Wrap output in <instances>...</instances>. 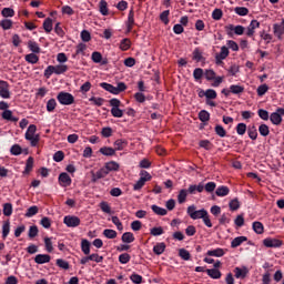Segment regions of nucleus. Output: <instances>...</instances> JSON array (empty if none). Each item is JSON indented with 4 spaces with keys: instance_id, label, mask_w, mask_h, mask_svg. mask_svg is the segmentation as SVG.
I'll list each match as a JSON object with an SVG mask.
<instances>
[{
    "instance_id": "1",
    "label": "nucleus",
    "mask_w": 284,
    "mask_h": 284,
    "mask_svg": "<svg viewBox=\"0 0 284 284\" xmlns=\"http://www.w3.org/2000/svg\"><path fill=\"white\" fill-rule=\"evenodd\" d=\"M24 139L30 142L31 148H37V145H39L41 136L37 134V126L34 124L28 126Z\"/></svg>"
},
{
    "instance_id": "2",
    "label": "nucleus",
    "mask_w": 284,
    "mask_h": 284,
    "mask_svg": "<svg viewBox=\"0 0 284 284\" xmlns=\"http://www.w3.org/2000/svg\"><path fill=\"white\" fill-rule=\"evenodd\" d=\"M100 88L106 92H110L111 94H121V92H125L128 90V85H125L124 82H119L116 87L108 82H102L100 83Z\"/></svg>"
},
{
    "instance_id": "3",
    "label": "nucleus",
    "mask_w": 284,
    "mask_h": 284,
    "mask_svg": "<svg viewBox=\"0 0 284 284\" xmlns=\"http://www.w3.org/2000/svg\"><path fill=\"white\" fill-rule=\"evenodd\" d=\"M109 103L111 105L112 116H114V119L123 118V110H121V108H123V103H121V100L113 98L109 101Z\"/></svg>"
},
{
    "instance_id": "4",
    "label": "nucleus",
    "mask_w": 284,
    "mask_h": 284,
    "mask_svg": "<svg viewBox=\"0 0 284 284\" xmlns=\"http://www.w3.org/2000/svg\"><path fill=\"white\" fill-rule=\"evenodd\" d=\"M186 214L192 219L193 221H197V219H203L204 216H207V210L202 209L196 211V205H190L186 209Z\"/></svg>"
},
{
    "instance_id": "5",
    "label": "nucleus",
    "mask_w": 284,
    "mask_h": 284,
    "mask_svg": "<svg viewBox=\"0 0 284 284\" xmlns=\"http://www.w3.org/2000/svg\"><path fill=\"white\" fill-rule=\"evenodd\" d=\"M148 181H152V175L148 171H141L140 172V179L139 181L133 185V190L135 192H139V190H142L145 183Z\"/></svg>"
},
{
    "instance_id": "6",
    "label": "nucleus",
    "mask_w": 284,
    "mask_h": 284,
    "mask_svg": "<svg viewBox=\"0 0 284 284\" xmlns=\"http://www.w3.org/2000/svg\"><path fill=\"white\" fill-rule=\"evenodd\" d=\"M57 100L61 105H72L74 103V95L69 92H60L57 95Z\"/></svg>"
},
{
    "instance_id": "7",
    "label": "nucleus",
    "mask_w": 284,
    "mask_h": 284,
    "mask_svg": "<svg viewBox=\"0 0 284 284\" xmlns=\"http://www.w3.org/2000/svg\"><path fill=\"white\" fill-rule=\"evenodd\" d=\"M284 109L277 108L275 112H273L270 116V121L273 125H281L283 123Z\"/></svg>"
},
{
    "instance_id": "8",
    "label": "nucleus",
    "mask_w": 284,
    "mask_h": 284,
    "mask_svg": "<svg viewBox=\"0 0 284 284\" xmlns=\"http://www.w3.org/2000/svg\"><path fill=\"white\" fill-rule=\"evenodd\" d=\"M63 223L67 227H79L81 225V219L74 215H65Z\"/></svg>"
},
{
    "instance_id": "9",
    "label": "nucleus",
    "mask_w": 284,
    "mask_h": 284,
    "mask_svg": "<svg viewBox=\"0 0 284 284\" xmlns=\"http://www.w3.org/2000/svg\"><path fill=\"white\" fill-rule=\"evenodd\" d=\"M0 97L1 99H10V84L0 80Z\"/></svg>"
},
{
    "instance_id": "10",
    "label": "nucleus",
    "mask_w": 284,
    "mask_h": 284,
    "mask_svg": "<svg viewBox=\"0 0 284 284\" xmlns=\"http://www.w3.org/2000/svg\"><path fill=\"white\" fill-rule=\"evenodd\" d=\"M263 245L265 247H282L283 241H281L278 239L266 237L263 240Z\"/></svg>"
},
{
    "instance_id": "11",
    "label": "nucleus",
    "mask_w": 284,
    "mask_h": 284,
    "mask_svg": "<svg viewBox=\"0 0 284 284\" xmlns=\"http://www.w3.org/2000/svg\"><path fill=\"white\" fill-rule=\"evenodd\" d=\"M61 187H70L72 185V178L65 172L61 173L58 178Z\"/></svg>"
},
{
    "instance_id": "12",
    "label": "nucleus",
    "mask_w": 284,
    "mask_h": 284,
    "mask_svg": "<svg viewBox=\"0 0 284 284\" xmlns=\"http://www.w3.org/2000/svg\"><path fill=\"white\" fill-rule=\"evenodd\" d=\"M106 175L108 171L104 168H102L95 173L91 172V181L92 183H97V181H99L100 179H105Z\"/></svg>"
},
{
    "instance_id": "13",
    "label": "nucleus",
    "mask_w": 284,
    "mask_h": 284,
    "mask_svg": "<svg viewBox=\"0 0 284 284\" xmlns=\"http://www.w3.org/2000/svg\"><path fill=\"white\" fill-rule=\"evenodd\" d=\"M256 28H261V22L258 20H252L246 29V37H254Z\"/></svg>"
},
{
    "instance_id": "14",
    "label": "nucleus",
    "mask_w": 284,
    "mask_h": 284,
    "mask_svg": "<svg viewBox=\"0 0 284 284\" xmlns=\"http://www.w3.org/2000/svg\"><path fill=\"white\" fill-rule=\"evenodd\" d=\"M226 29H229L230 32H234V34H237V37H242V34H245V27L241 24L239 26L229 24Z\"/></svg>"
},
{
    "instance_id": "15",
    "label": "nucleus",
    "mask_w": 284,
    "mask_h": 284,
    "mask_svg": "<svg viewBox=\"0 0 284 284\" xmlns=\"http://www.w3.org/2000/svg\"><path fill=\"white\" fill-rule=\"evenodd\" d=\"M120 168L121 166L119 165V163L114 161L106 162L104 165V170L106 171V174H110V172H119Z\"/></svg>"
},
{
    "instance_id": "16",
    "label": "nucleus",
    "mask_w": 284,
    "mask_h": 284,
    "mask_svg": "<svg viewBox=\"0 0 284 284\" xmlns=\"http://www.w3.org/2000/svg\"><path fill=\"white\" fill-rule=\"evenodd\" d=\"M93 63H101L102 65H108V60H103V55L99 51H94L91 55Z\"/></svg>"
},
{
    "instance_id": "17",
    "label": "nucleus",
    "mask_w": 284,
    "mask_h": 284,
    "mask_svg": "<svg viewBox=\"0 0 284 284\" xmlns=\"http://www.w3.org/2000/svg\"><path fill=\"white\" fill-rule=\"evenodd\" d=\"M273 32L277 39H283L284 34V20H282L281 24L273 26Z\"/></svg>"
},
{
    "instance_id": "18",
    "label": "nucleus",
    "mask_w": 284,
    "mask_h": 284,
    "mask_svg": "<svg viewBox=\"0 0 284 284\" xmlns=\"http://www.w3.org/2000/svg\"><path fill=\"white\" fill-rule=\"evenodd\" d=\"M3 121H11V123H17L19 121L18 116L12 115V111L6 110L1 114Z\"/></svg>"
},
{
    "instance_id": "19",
    "label": "nucleus",
    "mask_w": 284,
    "mask_h": 284,
    "mask_svg": "<svg viewBox=\"0 0 284 284\" xmlns=\"http://www.w3.org/2000/svg\"><path fill=\"white\" fill-rule=\"evenodd\" d=\"M50 261H51V257L48 254H38L34 257V263H37L38 265L50 263Z\"/></svg>"
},
{
    "instance_id": "20",
    "label": "nucleus",
    "mask_w": 284,
    "mask_h": 284,
    "mask_svg": "<svg viewBox=\"0 0 284 284\" xmlns=\"http://www.w3.org/2000/svg\"><path fill=\"white\" fill-rule=\"evenodd\" d=\"M205 190V185L203 183L191 184L187 189L189 194H196V192L201 193Z\"/></svg>"
},
{
    "instance_id": "21",
    "label": "nucleus",
    "mask_w": 284,
    "mask_h": 284,
    "mask_svg": "<svg viewBox=\"0 0 284 284\" xmlns=\"http://www.w3.org/2000/svg\"><path fill=\"white\" fill-rule=\"evenodd\" d=\"M134 28V9L129 11L128 21H126V30L130 32Z\"/></svg>"
},
{
    "instance_id": "22",
    "label": "nucleus",
    "mask_w": 284,
    "mask_h": 284,
    "mask_svg": "<svg viewBox=\"0 0 284 284\" xmlns=\"http://www.w3.org/2000/svg\"><path fill=\"white\" fill-rule=\"evenodd\" d=\"M206 256H215L216 258H221V256H225V250L217 247L215 250L207 251Z\"/></svg>"
},
{
    "instance_id": "23",
    "label": "nucleus",
    "mask_w": 284,
    "mask_h": 284,
    "mask_svg": "<svg viewBox=\"0 0 284 284\" xmlns=\"http://www.w3.org/2000/svg\"><path fill=\"white\" fill-rule=\"evenodd\" d=\"M250 271L247 270V267H235L234 270V274H235V278H245V276H247V273Z\"/></svg>"
},
{
    "instance_id": "24",
    "label": "nucleus",
    "mask_w": 284,
    "mask_h": 284,
    "mask_svg": "<svg viewBox=\"0 0 284 284\" xmlns=\"http://www.w3.org/2000/svg\"><path fill=\"white\" fill-rule=\"evenodd\" d=\"M100 154H103V156H114L116 154V150L110 148V146H102L99 150Z\"/></svg>"
},
{
    "instance_id": "25",
    "label": "nucleus",
    "mask_w": 284,
    "mask_h": 284,
    "mask_svg": "<svg viewBox=\"0 0 284 284\" xmlns=\"http://www.w3.org/2000/svg\"><path fill=\"white\" fill-rule=\"evenodd\" d=\"M187 194H190V192L185 189L180 190L179 194H178V203H180V205H183V203H185V201H187Z\"/></svg>"
},
{
    "instance_id": "26",
    "label": "nucleus",
    "mask_w": 284,
    "mask_h": 284,
    "mask_svg": "<svg viewBox=\"0 0 284 284\" xmlns=\"http://www.w3.org/2000/svg\"><path fill=\"white\" fill-rule=\"evenodd\" d=\"M151 210H152V212H154V214H158V216H166L168 215V210H165L156 204L151 205Z\"/></svg>"
},
{
    "instance_id": "27",
    "label": "nucleus",
    "mask_w": 284,
    "mask_h": 284,
    "mask_svg": "<svg viewBox=\"0 0 284 284\" xmlns=\"http://www.w3.org/2000/svg\"><path fill=\"white\" fill-rule=\"evenodd\" d=\"M247 241V236H237L231 242V247L236 248L240 247V245H243Z\"/></svg>"
},
{
    "instance_id": "28",
    "label": "nucleus",
    "mask_w": 284,
    "mask_h": 284,
    "mask_svg": "<svg viewBox=\"0 0 284 284\" xmlns=\"http://www.w3.org/2000/svg\"><path fill=\"white\" fill-rule=\"evenodd\" d=\"M205 272L207 276H210V278L219 280L222 276L221 271H219V268H207Z\"/></svg>"
},
{
    "instance_id": "29",
    "label": "nucleus",
    "mask_w": 284,
    "mask_h": 284,
    "mask_svg": "<svg viewBox=\"0 0 284 284\" xmlns=\"http://www.w3.org/2000/svg\"><path fill=\"white\" fill-rule=\"evenodd\" d=\"M28 48L31 52H33V54H39L41 52V47H39V43L36 41L30 40L28 42Z\"/></svg>"
},
{
    "instance_id": "30",
    "label": "nucleus",
    "mask_w": 284,
    "mask_h": 284,
    "mask_svg": "<svg viewBox=\"0 0 284 284\" xmlns=\"http://www.w3.org/2000/svg\"><path fill=\"white\" fill-rule=\"evenodd\" d=\"M215 194L216 196H227V194H230V187L225 186V185H221L215 190Z\"/></svg>"
},
{
    "instance_id": "31",
    "label": "nucleus",
    "mask_w": 284,
    "mask_h": 284,
    "mask_svg": "<svg viewBox=\"0 0 284 284\" xmlns=\"http://www.w3.org/2000/svg\"><path fill=\"white\" fill-rule=\"evenodd\" d=\"M247 134L252 141H256V139H258V131L256 130V125L248 126Z\"/></svg>"
},
{
    "instance_id": "32",
    "label": "nucleus",
    "mask_w": 284,
    "mask_h": 284,
    "mask_svg": "<svg viewBox=\"0 0 284 284\" xmlns=\"http://www.w3.org/2000/svg\"><path fill=\"white\" fill-rule=\"evenodd\" d=\"M121 240H122V243H128V244L134 243V233L125 232L122 234Z\"/></svg>"
},
{
    "instance_id": "33",
    "label": "nucleus",
    "mask_w": 284,
    "mask_h": 284,
    "mask_svg": "<svg viewBox=\"0 0 284 284\" xmlns=\"http://www.w3.org/2000/svg\"><path fill=\"white\" fill-rule=\"evenodd\" d=\"M37 214H39V206L33 205L27 210L24 216H27V219H32V216H37Z\"/></svg>"
},
{
    "instance_id": "34",
    "label": "nucleus",
    "mask_w": 284,
    "mask_h": 284,
    "mask_svg": "<svg viewBox=\"0 0 284 284\" xmlns=\"http://www.w3.org/2000/svg\"><path fill=\"white\" fill-rule=\"evenodd\" d=\"M99 8H100V13L103 16V17H108V14H110L109 10H108V1L105 0H101L99 2Z\"/></svg>"
},
{
    "instance_id": "35",
    "label": "nucleus",
    "mask_w": 284,
    "mask_h": 284,
    "mask_svg": "<svg viewBox=\"0 0 284 284\" xmlns=\"http://www.w3.org/2000/svg\"><path fill=\"white\" fill-rule=\"evenodd\" d=\"M252 227L255 234H263L265 232V226L261 222H253Z\"/></svg>"
},
{
    "instance_id": "36",
    "label": "nucleus",
    "mask_w": 284,
    "mask_h": 284,
    "mask_svg": "<svg viewBox=\"0 0 284 284\" xmlns=\"http://www.w3.org/2000/svg\"><path fill=\"white\" fill-rule=\"evenodd\" d=\"M153 252L156 256H161L165 252V243L161 242L153 246Z\"/></svg>"
},
{
    "instance_id": "37",
    "label": "nucleus",
    "mask_w": 284,
    "mask_h": 284,
    "mask_svg": "<svg viewBox=\"0 0 284 284\" xmlns=\"http://www.w3.org/2000/svg\"><path fill=\"white\" fill-rule=\"evenodd\" d=\"M114 148L118 151L125 150V148H128V141L124 139H119L114 142Z\"/></svg>"
},
{
    "instance_id": "38",
    "label": "nucleus",
    "mask_w": 284,
    "mask_h": 284,
    "mask_svg": "<svg viewBox=\"0 0 284 284\" xmlns=\"http://www.w3.org/2000/svg\"><path fill=\"white\" fill-rule=\"evenodd\" d=\"M230 90L231 94H243V92H245V88L239 84H232Z\"/></svg>"
},
{
    "instance_id": "39",
    "label": "nucleus",
    "mask_w": 284,
    "mask_h": 284,
    "mask_svg": "<svg viewBox=\"0 0 284 284\" xmlns=\"http://www.w3.org/2000/svg\"><path fill=\"white\" fill-rule=\"evenodd\" d=\"M234 12L235 14H239V17H247V14H250V9L245 7H235Z\"/></svg>"
},
{
    "instance_id": "40",
    "label": "nucleus",
    "mask_w": 284,
    "mask_h": 284,
    "mask_svg": "<svg viewBox=\"0 0 284 284\" xmlns=\"http://www.w3.org/2000/svg\"><path fill=\"white\" fill-rule=\"evenodd\" d=\"M32 168H34V158L29 156L26 163V169L23 171V174H29Z\"/></svg>"
},
{
    "instance_id": "41",
    "label": "nucleus",
    "mask_w": 284,
    "mask_h": 284,
    "mask_svg": "<svg viewBox=\"0 0 284 284\" xmlns=\"http://www.w3.org/2000/svg\"><path fill=\"white\" fill-rule=\"evenodd\" d=\"M203 75H205V70H203L202 68H196L193 71V78L196 81H201L203 79Z\"/></svg>"
},
{
    "instance_id": "42",
    "label": "nucleus",
    "mask_w": 284,
    "mask_h": 284,
    "mask_svg": "<svg viewBox=\"0 0 284 284\" xmlns=\"http://www.w3.org/2000/svg\"><path fill=\"white\" fill-rule=\"evenodd\" d=\"M204 77L206 81H214V79H216V72L212 69H205Z\"/></svg>"
},
{
    "instance_id": "43",
    "label": "nucleus",
    "mask_w": 284,
    "mask_h": 284,
    "mask_svg": "<svg viewBox=\"0 0 284 284\" xmlns=\"http://www.w3.org/2000/svg\"><path fill=\"white\" fill-rule=\"evenodd\" d=\"M131 45H132V41H130V39H128V38L122 39L121 42H120V49L123 52H126V50L129 48H131Z\"/></svg>"
},
{
    "instance_id": "44",
    "label": "nucleus",
    "mask_w": 284,
    "mask_h": 284,
    "mask_svg": "<svg viewBox=\"0 0 284 284\" xmlns=\"http://www.w3.org/2000/svg\"><path fill=\"white\" fill-rule=\"evenodd\" d=\"M199 119L202 123H207V121H210V112L206 110H201L199 112Z\"/></svg>"
},
{
    "instance_id": "45",
    "label": "nucleus",
    "mask_w": 284,
    "mask_h": 284,
    "mask_svg": "<svg viewBox=\"0 0 284 284\" xmlns=\"http://www.w3.org/2000/svg\"><path fill=\"white\" fill-rule=\"evenodd\" d=\"M8 234H10V220L3 222L2 225V239H8Z\"/></svg>"
},
{
    "instance_id": "46",
    "label": "nucleus",
    "mask_w": 284,
    "mask_h": 284,
    "mask_svg": "<svg viewBox=\"0 0 284 284\" xmlns=\"http://www.w3.org/2000/svg\"><path fill=\"white\" fill-rule=\"evenodd\" d=\"M24 59L27 63H31L32 65H34V63H39V57L34 53L27 54Z\"/></svg>"
},
{
    "instance_id": "47",
    "label": "nucleus",
    "mask_w": 284,
    "mask_h": 284,
    "mask_svg": "<svg viewBox=\"0 0 284 284\" xmlns=\"http://www.w3.org/2000/svg\"><path fill=\"white\" fill-rule=\"evenodd\" d=\"M23 152V149L21 148V145L19 144H13L10 149V153L13 155V156H19L20 154H22Z\"/></svg>"
},
{
    "instance_id": "48",
    "label": "nucleus",
    "mask_w": 284,
    "mask_h": 284,
    "mask_svg": "<svg viewBox=\"0 0 284 284\" xmlns=\"http://www.w3.org/2000/svg\"><path fill=\"white\" fill-rule=\"evenodd\" d=\"M236 130V133L240 135V136H243V134H245L247 132V124L245 123H239L235 128Z\"/></svg>"
},
{
    "instance_id": "49",
    "label": "nucleus",
    "mask_w": 284,
    "mask_h": 284,
    "mask_svg": "<svg viewBox=\"0 0 284 284\" xmlns=\"http://www.w3.org/2000/svg\"><path fill=\"white\" fill-rule=\"evenodd\" d=\"M215 134H217V136H221V139H224V136H227V131H225L223 125L217 124L215 125Z\"/></svg>"
},
{
    "instance_id": "50",
    "label": "nucleus",
    "mask_w": 284,
    "mask_h": 284,
    "mask_svg": "<svg viewBox=\"0 0 284 284\" xmlns=\"http://www.w3.org/2000/svg\"><path fill=\"white\" fill-rule=\"evenodd\" d=\"M55 265L61 270H70V263L63 258H58Z\"/></svg>"
},
{
    "instance_id": "51",
    "label": "nucleus",
    "mask_w": 284,
    "mask_h": 284,
    "mask_svg": "<svg viewBox=\"0 0 284 284\" xmlns=\"http://www.w3.org/2000/svg\"><path fill=\"white\" fill-rule=\"evenodd\" d=\"M90 241L88 240H82L81 242V250L83 252V254H85L87 256L90 254Z\"/></svg>"
},
{
    "instance_id": "52",
    "label": "nucleus",
    "mask_w": 284,
    "mask_h": 284,
    "mask_svg": "<svg viewBox=\"0 0 284 284\" xmlns=\"http://www.w3.org/2000/svg\"><path fill=\"white\" fill-rule=\"evenodd\" d=\"M102 234L105 236V239H116L118 236L116 231L112 229H105Z\"/></svg>"
},
{
    "instance_id": "53",
    "label": "nucleus",
    "mask_w": 284,
    "mask_h": 284,
    "mask_svg": "<svg viewBox=\"0 0 284 284\" xmlns=\"http://www.w3.org/2000/svg\"><path fill=\"white\" fill-rule=\"evenodd\" d=\"M179 256L182 261H190V258H191L190 251H187L185 248L179 250Z\"/></svg>"
},
{
    "instance_id": "54",
    "label": "nucleus",
    "mask_w": 284,
    "mask_h": 284,
    "mask_svg": "<svg viewBox=\"0 0 284 284\" xmlns=\"http://www.w3.org/2000/svg\"><path fill=\"white\" fill-rule=\"evenodd\" d=\"M43 30L47 32V34H50V32H52V20H51V18H47L44 20Z\"/></svg>"
},
{
    "instance_id": "55",
    "label": "nucleus",
    "mask_w": 284,
    "mask_h": 284,
    "mask_svg": "<svg viewBox=\"0 0 284 284\" xmlns=\"http://www.w3.org/2000/svg\"><path fill=\"white\" fill-rule=\"evenodd\" d=\"M54 67V74H64V72H68V65L65 64H58Z\"/></svg>"
},
{
    "instance_id": "56",
    "label": "nucleus",
    "mask_w": 284,
    "mask_h": 284,
    "mask_svg": "<svg viewBox=\"0 0 284 284\" xmlns=\"http://www.w3.org/2000/svg\"><path fill=\"white\" fill-rule=\"evenodd\" d=\"M132 258L129 253H122L119 255V263L122 265H128V262Z\"/></svg>"
},
{
    "instance_id": "57",
    "label": "nucleus",
    "mask_w": 284,
    "mask_h": 284,
    "mask_svg": "<svg viewBox=\"0 0 284 284\" xmlns=\"http://www.w3.org/2000/svg\"><path fill=\"white\" fill-rule=\"evenodd\" d=\"M89 101L91 103H93V105H98V108H101V105H103V103H105V99L103 98H97V97H91L89 99Z\"/></svg>"
},
{
    "instance_id": "58",
    "label": "nucleus",
    "mask_w": 284,
    "mask_h": 284,
    "mask_svg": "<svg viewBox=\"0 0 284 284\" xmlns=\"http://www.w3.org/2000/svg\"><path fill=\"white\" fill-rule=\"evenodd\" d=\"M231 219H230V214L229 213H224L221 215V217L219 219V223L220 225H227L231 223Z\"/></svg>"
},
{
    "instance_id": "59",
    "label": "nucleus",
    "mask_w": 284,
    "mask_h": 284,
    "mask_svg": "<svg viewBox=\"0 0 284 284\" xmlns=\"http://www.w3.org/2000/svg\"><path fill=\"white\" fill-rule=\"evenodd\" d=\"M2 212L4 216H12V203H4Z\"/></svg>"
},
{
    "instance_id": "60",
    "label": "nucleus",
    "mask_w": 284,
    "mask_h": 284,
    "mask_svg": "<svg viewBox=\"0 0 284 284\" xmlns=\"http://www.w3.org/2000/svg\"><path fill=\"white\" fill-rule=\"evenodd\" d=\"M258 132L261 136H268L270 135V126L267 124H261L258 126Z\"/></svg>"
},
{
    "instance_id": "61",
    "label": "nucleus",
    "mask_w": 284,
    "mask_h": 284,
    "mask_svg": "<svg viewBox=\"0 0 284 284\" xmlns=\"http://www.w3.org/2000/svg\"><path fill=\"white\" fill-rule=\"evenodd\" d=\"M55 109H57V100L52 98L47 102V112H52Z\"/></svg>"
},
{
    "instance_id": "62",
    "label": "nucleus",
    "mask_w": 284,
    "mask_h": 284,
    "mask_svg": "<svg viewBox=\"0 0 284 284\" xmlns=\"http://www.w3.org/2000/svg\"><path fill=\"white\" fill-rule=\"evenodd\" d=\"M1 14L6 19H8L10 17H14V9H12V8H3L2 11H1Z\"/></svg>"
},
{
    "instance_id": "63",
    "label": "nucleus",
    "mask_w": 284,
    "mask_h": 284,
    "mask_svg": "<svg viewBox=\"0 0 284 284\" xmlns=\"http://www.w3.org/2000/svg\"><path fill=\"white\" fill-rule=\"evenodd\" d=\"M204 190L205 192H207L209 194H212V192H214V190H216V183L215 182H207L204 185Z\"/></svg>"
},
{
    "instance_id": "64",
    "label": "nucleus",
    "mask_w": 284,
    "mask_h": 284,
    "mask_svg": "<svg viewBox=\"0 0 284 284\" xmlns=\"http://www.w3.org/2000/svg\"><path fill=\"white\" fill-rule=\"evenodd\" d=\"M0 28L4 30H10L12 28V20L4 19L0 22Z\"/></svg>"
}]
</instances>
